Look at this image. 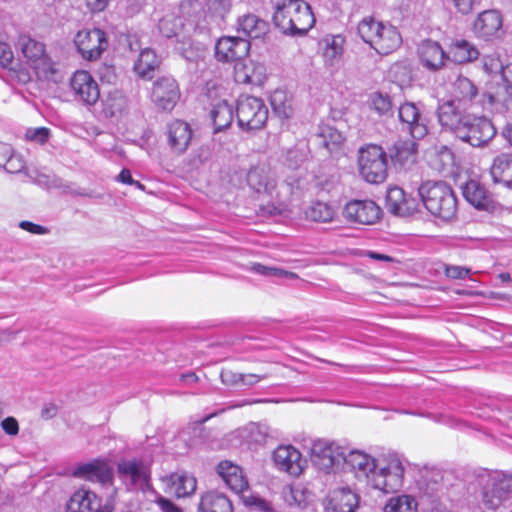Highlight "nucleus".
<instances>
[{
	"mask_svg": "<svg viewBox=\"0 0 512 512\" xmlns=\"http://www.w3.org/2000/svg\"><path fill=\"white\" fill-rule=\"evenodd\" d=\"M370 107L381 116L392 115V100L388 94L374 92L369 97Z\"/></svg>",
	"mask_w": 512,
	"mask_h": 512,
	"instance_id": "nucleus-48",
	"label": "nucleus"
},
{
	"mask_svg": "<svg viewBox=\"0 0 512 512\" xmlns=\"http://www.w3.org/2000/svg\"><path fill=\"white\" fill-rule=\"evenodd\" d=\"M73 476L85 481L106 485L112 482L113 473L106 460L94 459L79 464L73 471Z\"/></svg>",
	"mask_w": 512,
	"mask_h": 512,
	"instance_id": "nucleus-18",
	"label": "nucleus"
},
{
	"mask_svg": "<svg viewBox=\"0 0 512 512\" xmlns=\"http://www.w3.org/2000/svg\"><path fill=\"white\" fill-rule=\"evenodd\" d=\"M386 203L388 210L399 216H408L418 210L419 203L415 198L407 196L400 187H391L387 191Z\"/></svg>",
	"mask_w": 512,
	"mask_h": 512,
	"instance_id": "nucleus-23",
	"label": "nucleus"
},
{
	"mask_svg": "<svg viewBox=\"0 0 512 512\" xmlns=\"http://www.w3.org/2000/svg\"><path fill=\"white\" fill-rule=\"evenodd\" d=\"M272 461L279 471L292 476H299L305 464L300 451L292 445H279L272 453Z\"/></svg>",
	"mask_w": 512,
	"mask_h": 512,
	"instance_id": "nucleus-15",
	"label": "nucleus"
},
{
	"mask_svg": "<svg viewBox=\"0 0 512 512\" xmlns=\"http://www.w3.org/2000/svg\"><path fill=\"white\" fill-rule=\"evenodd\" d=\"M13 154V149L9 144L0 142V167H3L7 160Z\"/></svg>",
	"mask_w": 512,
	"mask_h": 512,
	"instance_id": "nucleus-64",
	"label": "nucleus"
},
{
	"mask_svg": "<svg viewBox=\"0 0 512 512\" xmlns=\"http://www.w3.org/2000/svg\"><path fill=\"white\" fill-rule=\"evenodd\" d=\"M418 503L416 499L407 494L391 497L386 502L384 512H417Z\"/></svg>",
	"mask_w": 512,
	"mask_h": 512,
	"instance_id": "nucleus-45",
	"label": "nucleus"
},
{
	"mask_svg": "<svg viewBox=\"0 0 512 512\" xmlns=\"http://www.w3.org/2000/svg\"><path fill=\"white\" fill-rule=\"evenodd\" d=\"M159 63L156 53L150 48H145L140 52L134 64V71L143 79H151Z\"/></svg>",
	"mask_w": 512,
	"mask_h": 512,
	"instance_id": "nucleus-39",
	"label": "nucleus"
},
{
	"mask_svg": "<svg viewBox=\"0 0 512 512\" xmlns=\"http://www.w3.org/2000/svg\"><path fill=\"white\" fill-rule=\"evenodd\" d=\"M117 471L122 480L131 485L146 484L150 478V468L141 459H124L117 464Z\"/></svg>",
	"mask_w": 512,
	"mask_h": 512,
	"instance_id": "nucleus-22",
	"label": "nucleus"
},
{
	"mask_svg": "<svg viewBox=\"0 0 512 512\" xmlns=\"http://www.w3.org/2000/svg\"><path fill=\"white\" fill-rule=\"evenodd\" d=\"M74 43L81 56L90 61L98 59L108 47L105 32L98 28L79 31Z\"/></svg>",
	"mask_w": 512,
	"mask_h": 512,
	"instance_id": "nucleus-10",
	"label": "nucleus"
},
{
	"mask_svg": "<svg viewBox=\"0 0 512 512\" xmlns=\"http://www.w3.org/2000/svg\"><path fill=\"white\" fill-rule=\"evenodd\" d=\"M25 167L24 161L20 155L13 152L11 157L7 160V163L3 165V168L9 173L21 172Z\"/></svg>",
	"mask_w": 512,
	"mask_h": 512,
	"instance_id": "nucleus-59",
	"label": "nucleus"
},
{
	"mask_svg": "<svg viewBox=\"0 0 512 512\" xmlns=\"http://www.w3.org/2000/svg\"><path fill=\"white\" fill-rule=\"evenodd\" d=\"M359 496L349 487H341L331 492L326 509L329 512H355Z\"/></svg>",
	"mask_w": 512,
	"mask_h": 512,
	"instance_id": "nucleus-29",
	"label": "nucleus"
},
{
	"mask_svg": "<svg viewBox=\"0 0 512 512\" xmlns=\"http://www.w3.org/2000/svg\"><path fill=\"white\" fill-rule=\"evenodd\" d=\"M345 466L355 477L384 493L396 492L404 484L408 461L400 454L389 451L378 458L363 450L353 449L342 456Z\"/></svg>",
	"mask_w": 512,
	"mask_h": 512,
	"instance_id": "nucleus-1",
	"label": "nucleus"
},
{
	"mask_svg": "<svg viewBox=\"0 0 512 512\" xmlns=\"http://www.w3.org/2000/svg\"><path fill=\"white\" fill-rule=\"evenodd\" d=\"M18 48L26 63L39 79L52 80L57 73V64L46 53L45 45L28 35H20Z\"/></svg>",
	"mask_w": 512,
	"mask_h": 512,
	"instance_id": "nucleus-4",
	"label": "nucleus"
},
{
	"mask_svg": "<svg viewBox=\"0 0 512 512\" xmlns=\"http://www.w3.org/2000/svg\"><path fill=\"white\" fill-rule=\"evenodd\" d=\"M418 194L431 215L452 220L457 213V198L452 188L443 181H426L418 188Z\"/></svg>",
	"mask_w": 512,
	"mask_h": 512,
	"instance_id": "nucleus-2",
	"label": "nucleus"
},
{
	"mask_svg": "<svg viewBox=\"0 0 512 512\" xmlns=\"http://www.w3.org/2000/svg\"><path fill=\"white\" fill-rule=\"evenodd\" d=\"M490 174L494 183H500L512 189V154L497 156L491 165Z\"/></svg>",
	"mask_w": 512,
	"mask_h": 512,
	"instance_id": "nucleus-35",
	"label": "nucleus"
},
{
	"mask_svg": "<svg viewBox=\"0 0 512 512\" xmlns=\"http://www.w3.org/2000/svg\"><path fill=\"white\" fill-rule=\"evenodd\" d=\"M464 116L455 107V100L446 101L438 107L440 124L451 130L453 134L456 132V127L460 125Z\"/></svg>",
	"mask_w": 512,
	"mask_h": 512,
	"instance_id": "nucleus-40",
	"label": "nucleus"
},
{
	"mask_svg": "<svg viewBox=\"0 0 512 512\" xmlns=\"http://www.w3.org/2000/svg\"><path fill=\"white\" fill-rule=\"evenodd\" d=\"M436 421L454 428H460L462 425V422L460 420L451 415L446 414L439 415Z\"/></svg>",
	"mask_w": 512,
	"mask_h": 512,
	"instance_id": "nucleus-63",
	"label": "nucleus"
},
{
	"mask_svg": "<svg viewBox=\"0 0 512 512\" xmlns=\"http://www.w3.org/2000/svg\"><path fill=\"white\" fill-rule=\"evenodd\" d=\"M297 4L299 2H281L275 7L273 22L284 34L290 35L292 13L294 9H298Z\"/></svg>",
	"mask_w": 512,
	"mask_h": 512,
	"instance_id": "nucleus-42",
	"label": "nucleus"
},
{
	"mask_svg": "<svg viewBox=\"0 0 512 512\" xmlns=\"http://www.w3.org/2000/svg\"><path fill=\"white\" fill-rule=\"evenodd\" d=\"M297 7L292 13L290 35L304 36L314 26L316 19L309 2H299Z\"/></svg>",
	"mask_w": 512,
	"mask_h": 512,
	"instance_id": "nucleus-31",
	"label": "nucleus"
},
{
	"mask_svg": "<svg viewBox=\"0 0 512 512\" xmlns=\"http://www.w3.org/2000/svg\"><path fill=\"white\" fill-rule=\"evenodd\" d=\"M250 49L248 40L242 37L226 36L220 38L215 46V55L219 61L233 62L247 56Z\"/></svg>",
	"mask_w": 512,
	"mask_h": 512,
	"instance_id": "nucleus-17",
	"label": "nucleus"
},
{
	"mask_svg": "<svg viewBox=\"0 0 512 512\" xmlns=\"http://www.w3.org/2000/svg\"><path fill=\"white\" fill-rule=\"evenodd\" d=\"M152 101L164 110L171 111L180 98V91L176 80L170 76L157 79L152 89Z\"/></svg>",
	"mask_w": 512,
	"mask_h": 512,
	"instance_id": "nucleus-14",
	"label": "nucleus"
},
{
	"mask_svg": "<svg viewBox=\"0 0 512 512\" xmlns=\"http://www.w3.org/2000/svg\"><path fill=\"white\" fill-rule=\"evenodd\" d=\"M512 103V88L504 83L497 84L492 90L483 92L481 108L494 113H505Z\"/></svg>",
	"mask_w": 512,
	"mask_h": 512,
	"instance_id": "nucleus-21",
	"label": "nucleus"
},
{
	"mask_svg": "<svg viewBox=\"0 0 512 512\" xmlns=\"http://www.w3.org/2000/svg\"><path fill=\"white\" fill-rule=\"evenodd\" d=\"M265 67L261 64L249 61L237 63L235 66V79L244 84L260 85L265 79Z\"/></svg>",
	"mask_w": 512,
	"mask_h": 512,
	"instance_id": "nucleus-36",
	"label": "nucleus"
},
{
	"mask_svg": "<svg viewBox=\"0 0 512 512\" xmlns=\"http://www.w3.org/2000/svg\"><path fill=\"white\" fill-rule=\"evenodd\" d=\"M217 473L235 493L243 494L248 491V481L240 466L231 461L224 460L217 465Z\"/></svg>",
	"mask_w": 512,
	"mask_h": 512,
	"instance_id": "nucleus-25",
	"label": "nucleus"
},
{
	"mask_svg": "<svg viewBox=\"0 0 512 512\" xmlns=\"http://www.w3.org/2000/svg\"><path fill=\"white\" fill-rule=\"evenodd\" d=\"M156 502L162 512H181L180 508L177 507L172 501L162 496H160Z\"/></svg>",
	"mask_w": 512,
	"mask_h": 512,
	"instance_id": "nucleus-62",
	"label": "nucleus"
},
{
	"mask_svg": "<svg viewBox=\"0 0 512 512\" xmlns=\"http://www.w3.org/2000/svg\"><path fill=\"white\" fill-rule=\"evenodd\" d=\"M462 194L464 198L480 210H488L492 207L493 199L486 188L476 180H469L462 187Z\"/></svg>",
	"mask_w": 512,
	"mask_h": 512,
	"instance_id": "nucleus-32",
	"label": "nucleus"
},
{
	"mask_svg": "<svg viewBox=\"0 0 512 512\" xmlns=\"http://www.w3.org/2000/svg\"><path fill=\"white\" fill-rule=\"evenodd\" d=\"M247 183L256 193L273 197L277 184L276 175L269 165L259 164L248 171Z\"/></svg>",
	"mask_w": 512,
	"mask_h": 512,
	"instance_id": "nucleus-19",
	"label": "nucleus"
},
{
	"mask_svg": "<svg viewBox=\"0 0 512 512\" xmlns=\"http://www.w3.org/2000/svg\"><path fill=\"white\" fill-rule=\"evenodd\" d=\"M270 104L274 113L282 119H288L293 114L292 98L285 90L273 91L270 96Z\"/></svg>",
	"mask_w": 512,
	"mask_h": 512,
	"instance_id": "nucleus-43",
	"label": "nucleus"
},
{
	"mask_svg": "<svg viewBox=\"0 0 512 512\" xmlns=\"http://www.w3.org/2000/svg\"><path fill=\"white\" fill-rule=\"evenodd\" d=\"M483 68L488 74L500 77L505 66L498 56L487 55L483 57Z\"/></svg>",
	"mask_w": 512,
	"mask_h": 512,
	"instance_id": "nucleus-54",
	"label": "nucleus"
},
{
	"mask_svg": "<svg viewBox=\"0 0 512 512\" xmlns=\"http://www.w3.org/2000/svg\"><path fill=\"white\" fill-rule=\"evenodd\" d=\"M320 137L323 139L324 146L331 152L340 147L345 141L343 134L330 126L321 129Z\"/></svg>",
	"mask_w": 512,
	"mask_h": 512,
	"instance_id": "nucleus-49",
	"label": "nucleus"
},
{
	"mask_svg": "<svg viewBox=\"0 0 512 512\" xmlns=\"http://www.w3.org/2000/svg\"><path fill=\"white\" fill-rule=\"evenodd\" d=\"M283 498L290 507L304 509L310 501L311 493L305 486L296 484L283 491Z\"/></svg>",
	"mask_w": 512,
	"mask_h": 512,
	"instance_id": "nucleus-44",
	"label": "nucleus"
},
{
	"mask_svg": "<svg viewBox=\"0 0 512 512\" xmlns=\"http://www.w3.org/2000/svg\"><path fill=\"white\" fill-rule=\"evenodd\" d=\"M111 501L102 504L101 498L93 491L79 488L70 496L66 504V512H113Z\"/></svg>",
	"mask_w": 512,
	"mask_h": 512,
	"instance_id": "nucleus-13",
	"label": "nucleus"
},
{
	"mask_svg": "<svg viewBox=\"0 0 512 512\" xmlns=\"http://www.w3.org/2000/svg\"><path fill=\"white\" fill-rule=\"evenodd\" d=\"M19 227L25 231H28L32 234H37V235H43L48 232V229L46 227L35 224L30 221H21L19 223Z\"/></svg>",
	"mask_w": 512,
	"mask_h": 512,
	"instance_id": "nucleus-61",
	"label": "nucleus"
},
{
	"mask_svg": "<svg viewBox=\"0 0 512 512\" xmlns=\"http://www.w3.org/2000/svg\"><path fill=\"white\" fill-rule=\"evenodd\" d=\"M166 493L177 498L187 497L196 490V479L186 472H176L162 479Z\"/></svg>",
	"mask_w": 512,
	"mask_h": 512,
	"instance_id": "nucleus-28",
	"label": "nucleus"
},
{
	"mask_svg": "<svg viewBox=\"0 0 512 512\" xmlns=\"http://www.w3.org/2000/svg\"><path fill=\"white\" fill-rule=\"evenodd\" d=\"M503 19L498 10L490 9L481 12L473 24V31L479 37L489 40L498 35Z\"/></svg>",
	"mask_w": 512,
	"mask_h": 512,
	"instance_id": "nucleus-24",
	"label": "nucleus"
},
{
	"mask_svg": "<svg viewBox=\"0 0 512 512\" xmlns=\"http://www.w3.org/2000/svg\"><path fill=\"white\" fill-rule=\"evenodd\" d=\"M1 427L9 436H16L19 433V424L16 418L9 416L2 420Z\"/></svg>",
	"mask_w": 512,
	"mask_h": 512,
	"instance_id": "nucleus-60",
	"label": "nucleus"
},
{
	"mask_svg": "<svg viewBox=\"0 0 512 512\" xmlns=\"http://www.w3.org/2000/svg\"><path fill=\"white\" fill-rule=\"evenodd\" d=\"M452 96L456 102L464 107H479L483 99V93L467 77L459 75L452 86Z\"/></svg>",
	"mask_w": 512,
	"mask_h": 512,
	"instance_id": "nucleus-20",
	"label": "nucleus"
},
{
	"mask_svg": "<svg viewBox=\"0 0 512 512\" xmlns=\"http://www.w3.org/2000/svg\"><path fill=\"white\" fill-rule=\"evenodd\" d=\"M419 57L422 65L430 71L442 68L448 55L444 52L439 43L425 41L419 48Z\"/></svg>",
	"mask_w": 512,
	"mask_h": 512,
	"instance_id": "nucleus-30",
	"label": "nucleus"
},
{
	"mask_svg": "<svg viewBox=\"0 0 512 512\" xmlns=\"http://www.w3.org/2000/svg\"><path fill=\"white\" fill-rule=\"evenodd\" d=\"M70 87L76 99L86 105H94L99 100V86L87 71H76L70 79Z\"/></svg>",
	"mask_w": 512,
	"mask_h": 512,
	"instance_id": "nucleus-16",
	"label": "nucleus"
},
{
	"mask_svg": "<svg viewBox=\"0 0 512 512\" xmlns=\"http://www.w3.org/2000/svg\"><path fill=\"white\" fill-rule=\"evenodd\" d=\"M105 105L109 113L115 115L123 110L126 105V99L120 92L115 91L114 93H109Z\"/></svg>",
	"mask_w": 512,
	"mask_h": 512,
	"instance_id": "nucleus-53",
	"label": "nucleus"
},
{
	"mask_svg": "<svg viewBox=\"0 0 512 512\" xmlns=\"http://www.w3.org/2000/svg\"><path fill=\"white\" fill-rule=\"evenodd\" d=\"M269 23L256 15L248 14L238 19L237 31L251 39H261L269 32Z\"/></svg>",
	"mask_w": 512,
	"mask_h": 512,
	"instance_id": "nucleus-33",
	"label": "nucleus"
},
{
	"mask_svg": "<svg viewBox=\"0 0 512 512\" xmlns=\"http://www.w3.org/2000/svg\"><path fill=\"white\" fill-rule=\"evenodd\" d=\"M359 173L368 183L378 184L387 177V155L382 147L368 144L358 151Z\"/></svg>",
	"mask_w": 512,
	"mask_h": 512,
	"instance_id": "nucleus-5",
	"label": "nucleus"
},
{
	"mask_svg": "<svg viewBox=\"0 0 512 512\" xmlns=\"http://www.w3.org/2000/svg\"><path fill=\"white\" fill-rule=\"evenodd\" d=\"M13 52L10 45L6 43L0 35V65L2 67H8L13 62Z\"/></svg>",
	"mask_w": 512,
	"mask_h": 512,
	"instance_id": "nucleus-58",
	"label": "nucleus"
},
{
	"mask_svg": "<svg viewBox=\"0 0 512 512\" xmlns=\"http://www.w3.org/2000/svg\"><path fill=\"white\" fill-rule=\"evenodd\" d=\"M214 132H220L228 128L233 120V107L226 100L220 101L215 104L210 113Z\"/></svg>",
	"mask_w": 512,
	"mask_h": 512,
	"instance_id": "nucleus-41",
	"label": "nucleus"
},
{
	"mask_svg": "<svg viewBox=\"0 0 512 512\" xmlns=\"http://www.w3.org/2000/svg\"><path fill=\"white\" fill-rule=\"evenodd\" d=\"M158 27L163 36L167 38L176 37L178 39L181 31L184 29V23L181 18L173 14H167L160 19Z\"/></svg>",
	"mask_w": 512,
	"mask_h": 512,
	"instance_id": "nucleus-47",
	"label": "nucleus"
},
{
	"mask_svg": "<svg viewBox=\"0 0 512 512\" xmlns=\"http://www.w3.org/2000/svg\"><path fill=\"white\" fill-rule=\"evenodd\" d=\"M236 117L241 129L258 130L268 119V108L261 98L242 95L237 101Z\"/></svg>",
	"mask_w": 512,
	"mask_h": 512,
	"instance_id": "nucleus-7",
	"label": "nucleus"
},
{
	"mask_svg": "<svg viewBox=\"0 0 512 512\" xmlns=\"http://www.w3.org/2000/svg\"><path fill=\"white\" fill-rule=\"evenodd\" d=\"M197 512H233V505L225 494L209 491L201 496Z\"/></svg>",
	"mask_w": 512,
	"mask_h": 512,
	"instance_id": "nucleus-34",
	"label": "nucleus"
},
{
	"mask_svg": "<svg viewBox=\"0 0 512 512\" xmlns=\"http://www.w3.org/2000/svg\"><path fill=\"white\" fill-rule=\"evenodd\" d=\"M250 270L256 274L273 278H294L296 276L292 272H288L272 266H265L260 263H252Z\"/></svg>",
	"mask_w": 512,
	"mask_h": 512,
	"instance_id": "nucleus-50",
	"label": "nucleus"
},
{
	"mask_svg": "<svg viewBox=\"0 0 512 512\" xmlns=\"http://www.w3.org/2000/svg\"><path fill=\"white\" fill-rule=\"evenodd\" d=\"M381 208L372 200H351L344 206V218L353 224L372 225L381 217Z\"/></svg>",
	"mask_w": 512,
	"mask_h": 512,
	"instance_id": "nucleus-12",
	"label": "nucleus"
},
{
	"mask_svg": "<svg viewBox=\"0 0 512 512\" xmlns=\"http://www.w3.org/2000/svg\"><path fill=\"white\" fill-rule=\"evenodd\" d=\"M306 217L316 222H330L335 216L334 208L324 202H315L305 211Z\"/></svg>",
	"mask_w": 512,
	"mask_h": 512,
	"instance_id": "nucleus-46",
	"label": "nucleus"
},
{
	"mask_svg": "<svg viewBox=\"0 0 512 512\" xmlns=\"http://www.w3.org/2000/svg\"><path fill=\"white\" fill-rule=\"evenodd\" d=\"M454 135L473 147H482L494 138L496 128L486 117L465 115Z\"/></svg>",
	"mask_w": 512,
	"mask_h": 512,
	"instance_id": "nucleus-6",
	"label": "nucleus"
},
{
	"mask_svg": "<svg viewBox=\"0 0 512 512\" xmlns=\"http://www.w3.org/2000/svg\"><path fill=\"white\" fill-rule=\"evenodd\" d=\"M470 272L469 268L463 266L447 265L445 267V275L450 279H465Z\"/></svg>",
	"mask_w": 512,
	"mask_h": 512,
	"instance_id": "nucleus-57",
	"label": "nucleus"
},
{
	"mask_svg": "<svg viewBox=\"0 0 512 512\" xmlns=\"http://www.w3.org/2000/svg\"><path fill=\"white\" fill-rule=\"evenodd\" d=\"M307 157L303 149L293 148L287 151L285 165L292 170H298L305 162Z\"/></svg>",
	"mask_w": 512,
	"mask_h": 512,
	"instance_id": "nucleus-52",
	"label": "nucleus"
},
{
	"mask_svg": "<svg viewBox=\"0 0 512 512\" xmlns=\"http://www.w3.org/2000/svg\"><path fill=\"white\" fill-rule=\"evenodd\" d=\"M479 50L471 42L465 39L455 40L449 49V57L458 64L472 62L479 57Z\"/></svg>",
	"mask_w": 512,
	"mask_h": 512,
	"instance_id": "nucleus-37",
	"label": "nucleus"
},
{
	"mask_svg": "<svg viewBox=\"0 0 512 512\" xmlns=\"http://www.w3.org/2000/svg\"><path fill=\"white\" fill-rule=\"evenodd\" d=\"M416 139L398 140L394 143L391 159L394 163L405 166L415 162L417 153Z\"/></svg>",
	"mask_w": 512,
	"mask_h": 512,
	"instance_id": "nucleus-38",
	"label": "nucleus"
},
{
	"mask_svg": "<svg viewBox=\"0 0 512 512\" xmlns=\"http://www.w3.org/2000/svg\"><path fill=\"white\" fill-rule=\"evenodd\" d=\"M345 450L334 442L318 439L313 441L311 459L320 470L329 472L343 462Z\"/></svg>",
	"mask_w": 512,
	"mask_h": 512,
	"instance_id": "nucleus-11",
	"label": "nucleus"
},
{
	"mask_svg": "<svg viewBox=\"0 0 512 512\" xmlns=\"http://www.w3.org/2000/svg\"><path fill=\"white\" fill-rule=\"evenodd\" d=\"M512 496V475L503 472L488 474L482 491V502L488 509H496Z\"/></svg>",
	"mask_w": 512,
	"mask_h": 512,
	"instance_id": "nucleus-8",
	"label": "nucleus"
},
{
	"mask_svg": "<svg viewBox=\"0 0 512 512\" xmlns=\"http://www.w3.org/2000/svg\"><path fill=\"white\" fill-rule=\"evenodd\" d=\"M345 37L341 34L327 35L321 39L319 45L325 66L338 69L342 63L344 54Z\"/></svg>",
	"mask_w": 512,
	"mask_h": 512,
	"instance_id": "nucleus-26",
	"label": "nucleus"
},
{
	"mask_svg": "<svg viewBox=\"0 0 512 512\" xmlns=\"http://www.w3.org/2000/svg\"><path fill=\"white\" fill-rule=\"evenodd\" d=\"M192 139V130L188 123L175 120L167 127V141L173 153H184Z\"/></svg>",
	"mask_w": 512,
	"mask_h": 512,
	"instance_id": "nucleus-27",
	"label": "nucleus"
},
{
	"mask_svg": "<svg viewBox=\"0 0 512 512\" xmlns=\"http://www.w3.org/2000/svg\"><path fill=\"white\" fill-rule=\"evenodd\" d=\"M358 33L379 54H389L397 49L401 36L397 29L389 24L377 22L373 18H365L358 25Z\"/></svg>",
	"mask_w": 512,
	"mask_h": 512,
	"instance_id": "nucleus-3",
	"label": "nucleus"
},
{
	"mask_svg": "<svg viewBox=\"0 0 512 512\" xmlns=\"http://www.w3.org/2000/svg\"><path fill=\"white\" fill-rule=\"evenodd\" d=\"M242 499H243L244 504L247 507H249L255 511L275 512L273 505L269 501L261 498L258 495H254V494L246 495L245 493H243Z\"/></svg>",
	"mask_w": 512,
	"mask_h": 512,
	"instance_id": "nucleus-51",
	"label": "nucleus"
},
{
	"mask_svg": "<svg viewBox=\"0 0 512 512\" xmlns=\"http://www.w3.org/2000/svg\"><path fill=\"white\" fill-rule=\"evenodd\" d=\"M50 136V130L45 127H39L35 129H29L26 132L27 139L38 143V144H44L48 141Z\"/></svg>",
	"mask_w": 512,
	"mask_h": 512,
	"instance_id": "nucleus-56",
	"label": "nucleus"
},
{
	"mask_svg": "<svg viewBox=\"0 0 512 512\" xmlns=\"http://www.w3.org/2000/svg\"><path fill=\"white\" fill-rule=\"evenodd\" d=\"M230 372H222L221 378L224 383L232 382H241L244 385H254L258 383L263 377L256 374H238L235 376V379L230 380L228 377L230 376Z\"/></svg>",
	"mask_w": 512,
	"mask_h": 512,
	"instance_id": "nucleus-55",
	"label": "nucleus"
},
{
	"mask_svg": "<svg viewBox=\"0 0 512 512\" xmlns=\"http://www.w3.org/2000/svg\"><path fill=\"white\" fill-rule=\"evenodd\" d=\"M401 130L413 139H422L428 133V118L414 102H404L398 108Z\"/></svg>",
	"mask_w": 512,
	"mask_h": 512,
	"instance_id": "nucleus-9",
	"label": "nucleus"
}]
</instances>
